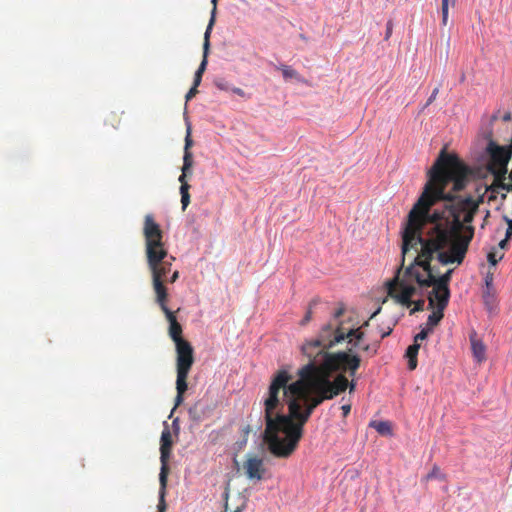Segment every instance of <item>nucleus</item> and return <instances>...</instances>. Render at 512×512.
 I'll use <instances>...</instances> for the list:
<instances>
[{
	"label": "nucleus",
	"mask_w": 512,
	"mask_h": 512,
	"mask_svg": "<svg viewBox=\"0 0 512 512\" xmlns=\"http://www.w3.org/2000/svg\"><path fill=\"white\" fill-rule=\"evenodd\" d=\"M297 375L299 378L292 381L288 370H278L263 400L264 441L277 458H289L297 449L313 411L348 388L346 375L337 374L330 380L315 361L301 367Z\"/></svg>",
	"instance_id": "f257e3e1"
},
{
	"label": "nucleus",
	"mask_w": 512,
	"mask_h": 512,
	"mask_svg": "<svg viewBox=\"0 0 512 512\" xmlns=\"http://www.w3.org/2000/svg\"><path fill=\"white\" fill-rule=\"evenodd\" d=\"M462 228L461 222L456 219L452 224L433 227L427 239L422 237L423 228H420L413 235V239L408 242L405 238V228L402 236V266H404L405 256L409 250L414 249L418 252V245L421 246L420 253L416 255L413 263L406 267V276H413V280L420 287H431L432 284H437L449 288L453 269H449L441 276H436L431 261L434 254L437 253V260L443 265L463 262L474 236V228L467 227L466 233L461 234Z\"/></svg>",
	"instance_id": "f03ea898"
},
{
	"label": "nucleus",
	"mask_w": 512,
	"mask_h": 512,
	"mask_svg": "<svg viewBox=\"0 0 512 512\" xmlns=\"http://www.w3.org/2000/svg\"><path fill=\"white\" fill-rule=\"evenodd\" d=\"M464 163L435 162L429 170V179L424 190L408 214L406 242L413 239L415 232L423 228L426 223H433L438 219L439 215L430 214V209L445 198V188L450 182H453L455 191H461L466 187L471 169Z\"/></svg>",
	"instance_id": "7ed1b4c3"
},
{
	"label": "nucleus",
	"mask_w": 512,
	"mask_h": 512,
	"mask_svg": "<svg viewBox=\"0 0 512 512\" xmlns=\"http://www.w3.org/2000/svg\"><path fill=\"white\" fill-rule=\"evenodd\" d=\"M143 235L147 263L152 274L153 290L156 296L163 298L165 294H168L164 282L171 271L175 257L168 255L162 241L163 232L150 214L144 218Z\"/></svg>",
	"instance_id": "20e7f679"
},
{
	"label": "nucleus",
	"mask_w": 512,
	"mask_h": 512,
	"mask_svg": "<svg viewBox=\"0 0 512 512\" xmlns=\"http://www.w3.org/2000/svg\"><path fill=\"white\" fill-rule=\"evenodd\" d=\"M365 333L362 327L357 329H350L348 332H344L340 326L333 327L331 323L325 324L318 337L311 341H307L302 345V352L307 357L314 355V349H317V353L326 349H331L335 345L341 343L345 339H348V343L352 344V349L358 347L360 342L363 340Z\"/></svg>",
	"instance_id": "39448f33"
},
{
	"label": "nucleus",
	"mask_w": 512,
	"mask_h": 512,
	"mask_svg": "<svg viewBox=\"0 0 512 512\" xmlns=\"http://www.w3.org/2000/svg\"><path fill=\"white\" fill-rule=\"evenodd\" d=\"M491 129L484 136V152L488 160H510L512 157V123H499L498 114L490 119Z\"/></svg>",
	"instance_id": "423d86ee"
},
{
	"label": "nucleus",
	"mask_w": 512,
	"mask_h": 512,
	"mask_svg": "<svg viewBox=\"0 0 512 512\" xmlns=\"http://www.w3.org/2000/svg\"><path fill=\"white\" fill-rule=\"evenodd\" d=\"M329 349L317 353V349H314V355L308 357L310 361H315L318 365L321 363V369L328 374L338 372V374H346L349 376H355L357 370L361 364V358L357 354L352 353V348L348 351H339L335 353L328 352Z\"/></svg>",
	"instance_id": "0eeeda50"
},
{
	"label": "nucleus",
	"mask_w": 512,
	"mask_h": 512,
	"mask_svg": "<svg viewBox=\"0 0 512 512\" xmlns=\"http://www.w3.org/2000/svg\"><path fill=\"white\" fill-rule=\"evenodd\" d=\"M176 348V390L175 408L183 402V395L188 389L187 378L194 364V349L190 342L179 341Z\"/></svg>",
	"instance_id": "6e6552de"
},
{
	"label": "nucleus",
	"mask_w": 512,
	"mask_h": 512,
	"mask_svg": "<svg viewBox=\"0 0 512 512\" xmlns=\"http://www.w3.org/2000/svg\"><path fill=\"white\" fill-rule=\"evenodd\" d=\"M404 266L402 264L396 270V275L393 279L387 282L388 294L392 298H394L398 303L404 306H411L414 304V308L411 310V314L422 311L424 308L425 301L423 299L417 300L413 302L411 298L416 293V287L410 283V280L413 279V276L404 275L400 277V273Z\"/></svg>",
	"instance_id": "1a4fd4ad"
},
{
	"label": "nucleus",
	"mask_w": 512,
	"mask_h": 512,
	"mask_svg": "<svg viewBox=\"0 0 512 512\" xmlns=\"http://www.w3.org/2000/svg\"><path fill=\"white\" fill-rule=\"evenodd\" d=\"M489 164V169L493 171L494 180L492 184L488 187V191L490 192H499L500 189L505 190L507 192H512V183H505L506 173H507V164L509 162H487Z\"/></svg>",
	"instance_id": "9d476101"
},
{
	"label": "nucleus",
	"mask_w": 512,
	"mask_h": 512,
	"mask_svg": "<svg viewBox=\"0 0 512 512\" xmlns=\"http://www.w3.org/2000/svg\"><path fill=\"white\" fill-rule=\"evenodd\" d=\"M160 442V474H162V479L164 480L165 474L169 473L168 460L170 458L172 448V435L167 427L162 431Z\"/></svg>",
	"instance_id": "9b49d317"
},
{
	"label": "nucleus",
	"mask_w": 512,
	"mask_h": 512,
	"mask_svg": "<svg viewBox=\"0 0 512 512\" xmlns=\"http://www.w3.org/2000/svg\"><path fill=\"white\" fill-rule=\"evenodd\" d=\"M433 289L428 297L429 307H440V310H445L449 303L450 289L432 284Z\"/></svg>",
	"instance_id": "f8f14e48"
},
{
	"label": "nucleus",
	"mask_w": 512,
	"mask_h": 512,
	"mask_svg": "<svg viewBox=\"0 0 512 512\" xmlns=\"http://www.w3.org/2000/svg\"><path fill=\"white\" fill-rule=\"evenodd\" d=\"M244 469L249 479L261 480L265 472L263 459L256 456L249 457L244 463Z\"/></svg>",
	"instance_id": "ddd939ff"
},
{
	"label": "nucleus",
	"mask_w": 512,
	"mask_h": 512,
	"mask_svg": "<svg viewBox=\"0 0 512 512\" xmlns=\"http://www.w3.org/2000/svg\"><path fill=\"white\" fill-rule=\"evenodd\" d=\"M471 349L474 358L481 363L486 359V346L477 338L476 333L470 335Z\"/></svg>",
	"instance_id": "4468645a"
},
{
	"label": "nucleus",
	"mask_w": 512,
	"mask_h": 512,
	"mask_svg": "<svg viewBox=\"0 0 512 512\" xmlns=\"http://www.w3.org/2000/svg\"><path fill=\"white\" fill-rule=\"evenodd\" d=\"M155 300L156 303L160 306L163 313L165 314L166 319L169 322V325H171L172 323H177L178 321L175 313L172 312L167 306L168 294H165L163 298H161L160 296H156Z\"/></svg>",
	"instance_id": "2eb2a0df"
},
{
	"label": "nucleus",
	"mask_w": 512,
	"mask_h": 512,
	"mask_svg": "<svg viewBox=\"0 0 512 512\" xmlns=\"http://www.w3.org/2000/svg\"><path fill=\"white\" fill-rule=\"evenodd\" d=\"M493 272H487V274L485 275V286H486V289L485 291L483 292V297H484V300L487 304H489L490 302L493 301L494 299V287H493Z\"/></svg>",
	"instance_id": "dca6fc26"
},
{
	"label": "nucleus",
	"mask_w": 512,
	"mask_h": 512,
	"mask_svg": "<svg viewBox=\"0 0 512 512\" xmlns=\"http://www.w3.org/2000/svg\"><path fill=\"white\" fill-rule=\"evenodd\" d=\"M420 349L419 343L410 345L406 350V357L408 358V369L414 370L417 367V355Z\"/></svg>",
	"instance_id": "f3484780"
},
{
	"label": "nucleus",
	"mask_w": 512,
	"mask_h": 512,
	"mask_svg": "<svg viewBox=\"0 0 512 512\" xmlns=\"http://www.w3.org/2000/svg\"><path fill=\"white\" fill-rule=\"evenodd\" d=\"M217 1L218 0H211V3L213 5V9L211 11V18H210V21L208 23V26L206 28V31H205V34H204V48L205 50H209V46H210V42H209V38H210V34H211V30H212V27L215 23V15H216V9H217Z\"/></svg>",
	"instance_id": "a211bd4d"
},
{
	"label": "nucleus",
	"mask_w": 512,
	"mask_h": 512,
	"mask_svg": "<svg viewBox=\"0 0 512 512\" xmlns=\"http://www.w3.org/2000/svg\"><path fill=\"white\" fill-rule=\"evenodd\" d=\"M167 477H168V474H165V477L163 480L162 474H159L160 491H159L158 512H165V510H166L165 494H166V487H167Z\"/></svg>",
	"instance_id": "6ab92c4d"
},
{
	"label": "nucleus",
	"mask_w": 512,
	"mask_h": 512,
	"mask_svg": "<svg viewBox=\"0 0 512 512\" xmlns=\"http://www.w3.org/2000/svg\"><path fill=\"white\" fill-rule=\"evenodd\" d=\"M168 333L175 344L179 343V341H186L182 338V326L179 322L169 325Z\"/></svg>",
	"instance_id": "aec40b11"
},
{
	"label": "nucleus",
	"mask_w": 512,
	"mask_h": 512,
	"mask_svg": "<svg viewBox=\"0 0 512 512\" xmlns=\"http://www.w3.org/2000/svg\"><path fill=\"white\" fill-rule=\"evenodd\" d=\"M207 55H208V50H205V48L203 47V60L200 63V65L194 75L195 86H199L201 83L202 75L207 66Z\"/></svg>",
	"instance_id": "412c9836"
},
{
	"label": "nucleus",
	"mask_w": 512,
	"mask_h": 512,
	"mask_svg": "<svg viewBox=\"0 0 512 512\" xmlns=\"http://www.w3.org/2000/svg\"><path fill=\"white\" fill-rule=\"evenodd\" d=\"M456 2L457 0H441L442 26H446L448 24L449 6L454 7L456 5Z\"/></svg>",
	"instance_id": "4be33fe9"
},
{
	"label": "nucleus",
	"mask_w": 512,
	"mask_h": 512,
	"mask_svg": "<svg viewBox=\"0 0 512 512\" xmlns=\"http://www.w3.org/2000/svg\"><path fill=\"white\" fill-rule=\"evenodd\" d=\"M381 435H391L392 428L388 421H373L370 424Z\"/></svg>",
	"instance_id": "5701e85b"
},
{
	"label": "nucleus",
	"mask_w": 512,
	"mask_h": 512,
	"mask_svg": "<svg viewBox=\"0 0 512 512\" xmlns=\"http://www.w3.org/2000/svg\"><path fill=\"white\" fill-rule=\"evenodd\" d=\"M435 160L442 161V160H461V159L459 158L457 153H455L454 151H449L448 146L444 145Z\"/></svg>",
	"instance_id": "b1692460"
},
{
	"label": "nucleus",
	"mask_w": 512,
	"mask_h": 512,
	"mask_svg": "<svg viewBox=\"0 0 512 512\" xmlns=\"http://www.w3.org/2000/svg\"><path fill=\"white\" fill-rule=\"evenodd\" d=\"M193 163L194 162H184L183 167H182V174L180 175V177L178 179L179 182L181 183V185H183V183H188L187 178L192 176Z\"/></svg>",
	"instance_id": "393cba45"
},
{
	"label": "nucleus",
	"mask_w": 512,
	"mask_h": 512,
	"mask_svg": "<svg viewBox=\"0 0 512 512\" xmlns=\"http://www.w3.org/2000/svg\"><path fill=\"white\" fill-rule=\"evenodd\" d=\"M436 310L433 311L429 316L427 320V325L433 327L438 325V323L441 321V319L444 316V310H440V307H435Z\"/></svg>",
	"instance_id": "a878e982"
},
{
	"label": "nucleus",
	"mask_w": 512,
	"mask_h": 512,
	"mask_svg": "<svg viewBox=\"0 0 512 512\" xmlns=\"http://www.w3.org/2000/svg\"><path fill=\"white\" fill-rule=\"evenodd\" d=\"M189 189L190 185L188 183H183V185L180 186L181 203L183 210H185L190 203Z\"/></svg>",
	"instance_id": "bb28decb"
},
{
	"label": "nucleus",
	"mask_w": 512,
	"mask_h": 512,
	"mask_svg": "<svg viewBox=\"0 0 512 512\" xmlns=\"http://www.w3.org/2000/svg\"><path fill=\"white\" fill-rule=\"evenodd\" d=\"M320 302L319 298H314L310 301L309 305H308V308H307V311H306V314L305 316L303 317V319L301 320L300 322V325L302 326H305L306 324H308L311 319H312V315H313V308Z\"/></svg>",
	"instance_id": "cd10ccee"
},
{
	"label": "nucleus",
	"mask_w": 512,
	"mask_h": 512,
	"mask_svg": "<svg viewBox=\"0 0 512 512\" xmlns=\"http://www.w3.org/2000/svg\"><path fill=\"white\" fill-rule=\"evenodd\" d=\"M473 216H474L473 212H467V213L464 215V218H463V220H462V221H461L459 218H458V220L461 222L462 226H464V223H470V222H472V221H473ZM456 219H457V217H456L452 222H448V221H447V222H445V223H436V225H435L434 227H436V226H438V225H447V224L449 225V224H452ZM467 227H468V226H466V227H463V228H462V230H461V234H465V233H466V231H467V230H466V229H467Z\"/></svg>",
	"instance_id": "c85d7f7f"
},
{
	"label": "nucleus",
	"mask_w": 512,
	"mask_h": 512,
	"mask_svg": "<svg viewBox=\"0 0 512 512\" xmlns=\"http://www.w3.org/2000/svg\"><path fill=\"white\" fill-rule=\"evenodd\" d=\"M279 69L282 71L283 77L285 79L294 78V79L300 80L298 72L295 69H293L292 67L287 66V65H281L279 67Z\"/></svg>",
	"instance_id": "c756f323"
},
{
	"label": "nucleus",
	"mask_w": 512,
	"mask_h": 512,
	"mask_svg": "<svg viewBox=\"0 0 512 512\" xmlns=\"http://www.w3.org/2000/svg\"><path fill=\"white\" fill-rule=\"evenodd\" d=\"M504 254L501 253L498 257H497V252L495 250V248H493L487 255V260L488 262L492 265V266H495L502 258H503Z\"/></svg>",
	"instance_id": "7c9ffc66"
},
{
	"label": "nucleus",
	"mask_w": 512,
	"mask_h": 512,
	"mask_svg": "<svg viewBox=\"0 0 512 512\" xmlns=\"http://www.w3.org/2000/svg\"><path fill=\"white\" fill-rule=\"evenodd\" d=\"M191 145H192V139L190 138V131L188 130L187 136L185 139V152H184V156H183L184 161L191 160V158H192V154L189 152V147Z\"/></svg>",
	"instance_id": "2f4dec72"
},
{
	"label": "nucleus",
	"mask_w": 512,
	"mask_h": 512,
	"mask_svg": "<svg viewBox=\"0 0 512 512\" xmlns=\"http://www.w3.org/2000/svg\"><path fill=\"white\" fill-rule=\"evenodd\" d=\"M504 221L507 223V229L505 233V237L510 239L512 237V219L508 218L506 215L503 216Z\"/></svg>",
	"instance_id": "473e14b6"
},
{
	"label": "nucleus",
	"mask_w": 512,
	"mask_h": 512,
	"mask_svg": "<svg viewBox=\"0 0 512 512\" xmlns=\"http://www.w3.org/2000/svg\"><path fill=\"white\" fill-rule=\"evenodd\" d=\"M495 114H498L499 116V123H511V113L510 112H504L502 115H500V112H496Z\"/></svg>",
	"instance_id": "72a5a7b5"
},
{
	"label": "nucleus",
	"mask_w": 512,
	"mask_h": 512,
	"mask_svg": "<svg viewBox=\"0 0 512 512\" xmlns=\"http://www.w3.org/2000/svg\"><path fill=\"white\" fill-rule=\"evenodd\" d=\"M429 333V329H423L421 330L415 337H414V343H419V341H423L427 338Z\"/></svg>",
	"instance_id": "f704fd0d"
},
{
	"label": "nucleus",
	"mask_w": 512,
	"mask_h": 512,
	"mask_svg": "<svg viewBox=\"0 0 512 512\" xmlns=\"http://www.w3.org/2000/svg\"><path fill=\"white\" fill-rule=\"evenodd\" d=\"M197 87L198 86H195V83L193 82V86L190 88V90L187 92L185 96L186 101H190L193 97L196 96V94L198 93Z\"/></svg>",
	"instance_id": "c9c22d12"
},
{
	"label": "nucleus",
	"mask_w": 512,
	"mask_h": 512,
	"mask_svg": "<svg viewBox=\"0 0 512 512\" xmlns=\"http://www.w3.org/2000/svg\"><path fill=\"white\" fill-rule=\"evenodd\" d=\"M440 475H441L440 469L437 466H434L432 471L427 474L426 480H431L433 478L440 477Z\"/></svg>",
	"instance_id": "e433bc0d"
},
{
	"label": "nucleus",
	"mask_w": 512,
	"mask_h": 512,
	"mask_svg": "<svg viewBox=\"0 0 512 512\" xmlns=\"http://www.w3.org/2000/svg\"><path fill=\"white\" fill-rule=\"evenodd\" d=\"M377 347H378L377 345L371 346L369 344H366V345L362 346L361 349L366 352L371 351L372 355H375L377 353Z\"/></svg>",
	"instance_id": "4c0bfd02"
},
{
	"label": "nucleus",
	"mask_w": 512,
	"mask_h": 512,
	"mask_svg": "<svg viewBox=\"0 0 512 512\" xmlns=\"http://www.w3.org/2000/svg\"><path fill=\"white\" fill-rule=\"evenodd\" d=\"M345 312V307L343 304L340 305V307L338 309L335 310V312L333 313V318L334 319H338L340 318Z\"/></svg>",
	"instance_id": "58836bf2"
},
{
	"label": "nucleus",
	"mask_w": 512,
	"mask_h": 512,
	"mask_svg": "<svg viewBox=\"0 0 512 512\" xmlns=\"http://www.w3.org/2000/svg\"><path fill=\"white\" fill-rule=\"evenodd\" d=\"M438 93H439V88H438V87H436V88L432 91V93H431L430 97L428 98L427 103H426V106L430 105V104H431V103L436 99V97H437Z\"/></svg>",
	"instance_id": "ea45409f"
},
{
	"label": "nucleus",
	"mask_w": 512,
	"mask_h": 512,
	"mask_svg": "<svg viewBox=\"0 0 512 512\" xmlns=\"http://www.w3.org/2000/svg\"><path fill=\"white\" fill-rule=\"evenodd\" d=\"M231 91H232L234 94H236V95H238V96H240V97H243V98H246V97H247V94H246V93H245V91H244L243 89H241V88L233 87V88L231 89Z\"/></svg>",
	"instance_id": "a19ab883"
},
{
	"label": "nucleus",
	"mask_w": 512,
	"mask_h": 512,
	"mask_svg": "<svg viewBox=\"0 0 512 512\" xmlns=\"http://www.w3.org/2000/svg\"><path fill=\"white\" fill-rule=\"evenodd\" d=\"M179 278V271L178 270H175L172 275L167 278L165 281L169 282V283H174L177 281V279Z\"/></svg>",
	"instance_id": "79ce46f5"
},
{
	"label": "nucleus",
	"mask_w": 512,
	"mask_h": 512,
	"mask_svg": "<svg viewBox=\"0 0 512 512\" xmlns=\"http://www.w3.org/2000/svg\"><path fill=\"white\" fill-rule=\"evenodd\" d=\"M341 410L343 413V417H347L351 411V405L350 404L342 405Z\"/></svg>",
	"instance_id": "37998d69"
},
{
	"label": "nucleus",
	"mask_w": 512,
	"mask_h": 512,
	"mask_svg": "<svg viewBox=\"0 0 512 512\" xmlns=\"http://www.w3.org/2000/svg\"><path fill=\"white\" fill-rule=\"evenodd\" d=\"M380 309H381V308H378V309H377V310H376V311L371 315L370 319H369V320H367V321H365V322H364L360 327H362V329H363V328H365V327H368V326H369V321H370L374 316H376V314H378V313L380 312Z\"/></svg>",
	"instance_id": "c03bdc74"
},
{
	"label": "nucleus",
	"mask_w": 512,
	"mask_h": 512,
	"mask_svg": "<svg viewBox=\"0 0 512 512\" xmlns=\"http://www.w3.org/2000/svg\"><path fill=\"white\" fill-rule=\"evenodd\" d=\"M509 240H510V239H507V237H505L503 240H501V241L499 242V244H498V245H499V248H501V249H505V248L507 247V245H508V241H509Z\"/></svg>",
	"instance_id": "a18cd8bd"
},
{
	"label": "nucleus",
	"mask_w": 512,
	"mask_h": 512,
	"mask_svg": "<svg viewBox=\"0 0 512 512\" xmlns=\"http://www.w3.org/2000/svg\"><path fill=\"white\" fill-rule=\"evenodd\" d=\"M392 332V328L391 327H388L387 330H383L381 331V339L389 336Z\"/></svg>",
	"instance_id": "49530a36"
},
{
	"label": "nucleus",
	"mask_w": 512,
	"mask_h": 512,
	"mask_svg": "<svg viewBox=\"0 0 512 512\" xmlns=\"http://www.w3.org/2000/svg\"><path fill=\"white\" fill-rule=\"evenodd\" d=\"M356 388V382L354 380H352L351 382L348 381V388L349 389V392L352 393L354 392Z\"/></svg>",
	"instance_id": "de8ad7c7"
},
{
	"label": "nucleus",
	"mask_w": 512,
	"mask_h": 512,
	"mask_svg": "<svg viewBox=\"0 0 512 512\" xmlns=\"http://www.w3.org/2000/svg\"><path fill=\"white\" fill-rule=\"evenodd\" d=\"M391 33H392V24H391V22H388L387 31H386V39H388L390 37Z\"/></svg>",
	"instance_id": "09e8293b"
},
{
	"label": "nucleus",
	"mask_w": 512,
	"mask_h": 512,
	"mask_svg": "<svg viewBox=\"0 0 512 512\" xmlns=\"http://www.w3.org/2000/svg\"><path fill=\"white\" fill-rule=\"evenodd\" d=\"M498 192H491V195L489 196V200L492 201V200H495L496 199V194Z\"/></svg>",
	"instance_id": "8fccbe9b"
},
{
	"label": "nucleus",
	"mask_w": 512,
	"mask_h": 512,
	"mask_svg": "<svg viewBox=\"0 0 512 512\" xmlns=\"http://www.w3.org/2000/svg\"><path fill=\"white\" fill-rule=\"evenodd\" d=\"M506 198H507V194L506 193H502L501 194V201H502V203L506 200Z\"/></svg>",
	"instance_id": "3c124183"
},
{
	"label": "nucleus",
	"mask_w": 512,
	"mask_h": 512,
	"mask_svg": "<svg viewBox=\"0 0 512 512\" xmlns=\"http://www.w3.org/2000/svg\"><path fill=\"white\" fill-rule=\"evenodd\" d=\"M449 43H450V37L448 36L447 37V45L449 46Z\"/></svg>",
	"instance_id": "603ef678"
},
{
	"label": "nucleus",
	"mask_w": 512,
	"mask_h": 512,
	"mask_svg": "<svg viewBox=\"0 0 512 512\" xmlns=\"http://www.w3.org/2000/svg\"><path fill=\"white\" fill-rule=\"evenodd\" d=\"M218 87H219L220 89H226V88H225V85H222V86L218 85Z\"/></svg>",
	"instance_id": "864d4df0"
},
{
	"label": "nucleus",
	"mask_w": 512,
	"mask_h": 512,
	"mask_svg": "<svg viewBox=\"0 0 512 512\" xmlns=\"http://www.w3.org/2000/svg\"><path fill=\"white\" fill-rule=\"evenodd\" d=\"M218 87H219L220 89H226V88H225V85H222V86L218 85Z\"/></svg>",
	"instance_id": "5fc2aeb1"
}]
</instances>
